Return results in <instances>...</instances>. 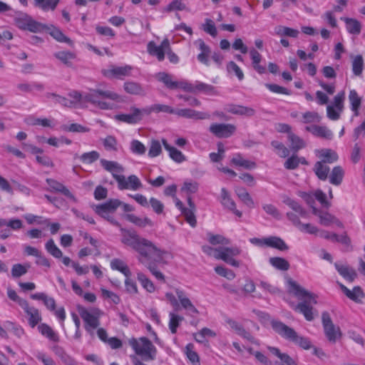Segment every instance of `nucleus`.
<instances>
[{"label": "nucleus", "instance_id": "1", "mask_svg": "<svg viewBox=\"0 0 365 365\" xmlns=\"http://www.w3.org/2000/svg\"><path fill=\"white\" fill-rule=\"evenodd\" d=\"M110 223L120 227L121 242L138 253L139 262L143 264L158 280L165 282V276L158 269V267L167 264L165 257L168 252L158 248L151 241L140 237L136 231L123 228L115 219Z\"/></svg>", "mask_w": 365, "mask_h": 365}, {"label": "nucleus", "instance_id": "2", "mask_svg": "<svg viewBox=\"0 0 365 365\" xmlns=\"http://www.w3.org/2000/svg\"><path fill=\"white\" fill-rule=\"evenodd\" d=\"M72 103V107H76L83 102L91 103L92 105L101 110H113L115 108L113 103L107 101L110 100L116 103L123 102V98L118 93L111 90H103L100 88L90 89V91L83 96L77 91H73L68 93Z\"/></svg>", "mask_w": 365, "mask_h": 365}, {"label": "nucleus", "instance_id": "3", "mask_svg": "<svg viewBox=\"0 0 365 365\" xmlns=\"http://www.w3.org/2000/svg\"><path fill=\"white\" fill-rule=\"evenodd\" d=\"M78 312L84 322V329L91 338L95 337V330L97 329V336L103 342L108 340L107 331L103 328H99L100 318L103 312L98 308L87 309L83 306L77 307Z\"/></svg>", "mask_w": 365, "mask_h": 365}, {"label": "nucleus", "instance_id": "4", "mask_svg": "<svg viewBox=\"0 0 365 365\" xmlns=\"http://www.w3.org/2000/svg\"><path fill=\"white\" fill-rule=\"evenodd\" d=\"M290 291L302 302H299L295 307V310L302 314L307 321H312L314 318L313 304H317L316 295L302 287L295 281L288 280Z\"/></svg>", "mask_w": 365, "mask_h": 365}, {"label": "nucleus", "instance_id": "5", "mask_svg": "<svg viewBox=\"0 0 365 365\" xmlns=\"http://www.w3.org/2000/svg\"><path fill=\"white\" fill-rule=\"evenodd\" d=\"M270 324L274 331L284 339L304 349H311L312 343L308 338L299 335L293 328L282 322L272 319L270 321Z\"/></svg>", "mask_w": 365, "mask_h": 365}, {"label": "nucleus", "instance_id": "6", "mask_svg": "<svg viewBox=\"0 0 365 365\" xmlns=\"http://www.w3.org/2000/svg\"><path fill=\"white\" fill-rule=\"evenodd\" d=\"M128 344L135 351V356H141L143 360L149 361L155 359L157 349L147 337L131 338L128 340Z\"/></svg>", "mask_w": 365, "mask_h": 365}, {"label": "nucleus", "instance_id": "7", "mask_svg": "<svg viewBox=\"0 0 365 365\" xmlns=\"http://www.w3.org/2000/svg\"><path fill=\"white\" fill-rule=\"evenodd\" d=\"M14 25L21 31L31 33H42L48 29L47 25L41 24L26 13H16L14 17Z\"/></svg>", "mask_w": 365, "mask_h": 365}, {"label": "nucleus", "instance_id": "8", "mask_svg": "<svg viewBox=\"0 0 365 365\" xmlns=\"http://www.w3.org/2000/svg\"><path fill=\"white\" fill-rule=\"evenodd\" d=\"M156 78L169 89H182L184 91L195 93V84L187 81H173L172 76L165 72L158 73Z\"/></svg>", "mask_w": 365, "mask_h": 365}, {"label": "nucleus", "instance_id": "9", "mask_svg": "<svg viewBox=\"0 0 365 365\" xmlns=\"http://www.w3.org/2000/svg\"><path fill=\"white\" fill-rule=\"evenodd\" d=\"M241 252V249L237 246L221 247L218 252H217L215 259H221L232 267H239L240 263L234 257L240 255Z\"/></svg>", "mask_w": 365, "mask_h": 365}, {"label": "nucleus", "instance_id": "10", "mask_svg": "<svg viewBox=\"0 0 365 365\" xmlns=\"http://www.w3.org/2000/svg\"><path fill=\"white\" fill-rule=\"evenodd\" d=\"M130 113L117 114L114 116V118L118 121L128 124H136L143 119L145 113H148V110L140 109L135 106L130 107Z\"/></svg>", "mask_w": 365, "mask_h": 365}, {"label": "nucleus", "instance_id": "11", "mask_svg": "<svg viewBox=\"0 0 365 365\" xmlns=\"http://www.w3.org/2000/svg\"><path fill=\"white\" fill-rule=\"evenodd\" d=\"M115 180L118 183V188L120 190H138L143 187L141 181L135 175H131L128 178L123 175H120V176H115Z\"/></svg>", "mask_w": 365, "mask_h": 365}, {"label": "nucleus", "instance_id": "12", "mask_svg": "<svg viewBox=\"0 0 365 365\" xmlns=\"http://www.w3.org/2000/svg\"><path fill=\"white\" fill-rule=\"evenodd\" d=\"M210 131L219 138L230 137L236 130V126L230 123H213Z\"/></svg>", "mask_w": 365, "mask_h": 365}, {"label": "nucleus", "instance_id": "13", "mask_svg": "<svg viewBox=\"0 0 365 365\" xmlns=\"http://www.w3.org/2000/svg\"><path fill=\"white\" fill-rule=\"evenodd\" d=\"M175 294L182 308L185 310L187 315L195 317L199 314L198 309L195 307L183 290L176 289Z\"/></svg>", "mask_w": 365, "mask_h": 365}, {"label": "nucleus", "instance_id": "14", "mask_svg": "<svg viewBox=\"0 0 365 365\" xmlns=\"http://www.w3.org/2000/svg\"><path fill=\"white\" fill-rule=\"evenodd\" d=\"M21 308L26 314L28 324L31 328H34L42 320L38 309L31 307L28 302H21Z\"/></svg>", "mask_w": 365, "mask_h": 365}, {"label": "nucleus", "instance_id": "15", "mask_svg": "<svg viewBox=\"0 0 365 365\" xmlns=\"http://www.w3.org/2000/svg\"><path fill=\"white\" fill-rule=\"evenodd\" d=\"M170 42L168 39H164L160 46H157L153 41L148 43V53L154 56H156L159 61H162L165 58V53L169 48Z\"/></svg>", "mask_w": 365, "mask_h": 365}, {"label": "nucleus", "instance_id": "16", "mask_svg": "<svg viewBox=\"0 0 365 365\" xmlns=\"http://www.w3.org/2000/svg\"><path fill=\"white\" fill-rule=\"evenodd\" d=\"M313 214L319 219V223L325 227H329L332 224H335L339 227H343V223L335 216L327 212L321 211L316 207H313Z\"/></svg>", "mask_w": 365, "mask_h": 365}, {"label": "nucleus", "instance_id": "17", "mask_svg": "<svg viewBox=\"0 0 365 365\" xmlns=\"http://www.w3.org/2000/svg\"><path fill=\"white\" fill-rule=\"evenodd\" d=\"M342 292L351 300L356 303H361V300L364 298L365 294L363 289L359 286H356L352 290L348 289L345 285L341 282H337Z\"/></svg>", "mask_w": 365, "mask_h": 365}, {"label": "nucleus", "instance_id": "18", "mask_svg": "<svg viewBox=\"0 0 365 365\" xmlns=\"http://www.w3.org/2000/svg\"><path fill=\"white\" fill-rule=\"evenodd\" d=\"M133 67L129 65L124 66H113L110 69L103 71L105 76L108 78L115 77L122 79L124 77L130 76Z\"/></svg>", "mask_w": 365, "mask_h": 365}, {"label": "nucleus", "instance_id": "19", "mask_svg": "<svg viewBox=\"0 0 365 365\" xmlns=\"http://www.w3.org/2000/svg\"><path fill=\"white\" fill-rule=\"evenodd\" d=\"M46 182L50 187V191L62 193L63 195L71 200L73 202H77V199L76 198V197L61 182L51 178H47L46 180Z\"/></svg>", "mask_w": 365, "mask_h": 365}, {"label": "nucleus", "instance_id": "20", "mask_svg": "<svg viewBox=\"0 0 365 365\" xmlns=\"http://www.w3.org/2000/svg\"><path fill=\"white\" fill-rule=\"evenodd\" d=\"M194 44L198 47V48L200 51V53L197 56V60L200 63L205 64V66H209L210 65L209 58L211 55L210 47L209 46H207L205 43V41L201 38L196 40L194 42Z\"/></svg>", "mask_w": 365, "mask_h": 365}, {"label": "nucleus", "instance_id": "21", "mask_svg": "<svg viewBox=\"0 0 365 365\" xmlns=\"http://www.w3.org/2000/svg\"><path fill=\"white\" fill-rule=\"evenodd\" d=\"M175 114L180 117L196 120L209 119L210 118V115L207 113L200 112L190 108L175 110Z\"/></svg>", "mask_w": 365, "mask_h": 365}, {"label": "nucleus", "instance_id": "22", "mask_svg": "<svg viewBox=\"0 0 365 365\" xmlns=\"http://www.w3.org/2000/svg\"><path fill=\"white\" fill-rule=\"evenodd\" d=\"M220 202L225 208L230 210L237 217H242V212L238 210L236 208V204H235V201L232 199L228 191L224 187L221 189Z\"/></svg>", "mask_w": 365, "mask_h": 365}, {"label": "nucleus", "instance_id": "23", "mask_svg": "<svg viewBox=\"0 0 365 365\" xmlns=\"http://www.w3.org/2000/svg\"><path fill=\"white\" fill-rule=\"evenodd\" d=\"M334 267L339 274L346 281L349 282H352L355 280V279L357 277V273L356 270L347 265V264H342L338 262H336L334 264Z\"/></svg>", "mask_w": 365, "mask_h": 365}, {"label": "nucleus", "instance_id": "24", "mask_svg": "<svg viewBox=\"0 0 365 365\" xmlns=\"http://www.w3.org/2000/svg\"><path fill=\"white\" fill-rule=\"evenodd\" d=\"M123 90L128 94L133 96H144L146 91L143 86L138 82L127 81L123 83Z\"/></svg>", "mask_w": 365, "mask_h": 365}, {"label": "nucleus", "instance_id": "25", "mask_svg": "<svg viewBox=\"0 0 365 365\" xmlns=\"http://www.w3.org/2000/svg\"><path fill=\"white\" fill-rule=\"evenodd\" d=\"M121 204L122 202L118 199H110L103 204L96 205L94 210L97 214H103L105 212L113 213Z\"/></svg>", "mask_w": 365, "mask_h": 365}, {"label": "nucleus", "instance_id": "26", "mask_svg": "<svg viewBox=\"0 0 365 365\" xmlns=\"http://www.w3.org/2000/svg\"><path fill=\"white\" fill-rule=\"evenodd\" d=\"M226 110L234 115L252 117L255 115V110L251 107H247L241 105L230 104L226 108Z\"/></svg>", "mask_w": 365, "mask_h": 365}, {"label": "nucleus", "instance_id": "27", "mask_svg": "<svg viewBox=\"0 0 365 365\" xmlns=\"http://www.w3.org/2000/svg\"><path fill=\"white\" fill-rule=\"evenodd\" d=\"M306 130L310 132L316 137L331 140L333 137L332 132L326 126L312 125L306 127Z\"/></svg>", "mask_w": 365, "mask_h": 365}, {"label": "nucleus", "instance_id": "28", "mask_svg": "<svg viewBox=\"0 0 365 365\" xmlns=\"http://www.w3.org/2000/svg\"><path fill=\"white\" fill-rule=\"evenodd\" d=\"M100 163L106 170L110 172L112 174V176L114 179L115 176H120V175L118 173L124 172V168L118 162L101 159Z\"/></svg>", "mask_w": 365, "mask_h": 365}, {"label": "nucleus", "instance_id": "29", "mask_svg": "<svg viewBox=\"0 0 365 365\" xmlns=\"http://www.w3.org/2000/svg\"><path fill=\"white\" fill-rule=\"evenodd\" d=\"M165 149L168 151L170 158L175 163H181L186 160V157L182 154L181 151L178 150L176 148L169 145L166 140L163 139L162 140Z\"/></svg>", "mask_w": 365, "mask_h": 365}, {"label": "nucleus", "instance_id": "30", "mask_svg": "<svg viewBox=\"0 0 365 365\" xmlns=\"http://www.w3.org/2000/svg\"><path fill=\"white\" fill-rule=\"evenodd\" d=\"M267 349L270 353L277 356L284 363L279 364L278 362H276L275 365H297L292 358L285 353H282L278 348L269 346H267Z\"/></svg>", "mask_w": 365, "mask_h": 365}, {"label": "nucleus", "instance_id": "31", "mask_svg": "<svg viewBox=\"0 0 365 365\" xmlns=\"http://www.w3.org/2000/svg\"><path fill=\"white\" fill-rule=\"evenodd\" d=\"M231 163L237 167H242L247 170H252L257 167L254 161L245 159L241 154H235L231 160Z\"/></svg>", "mask_w": 365, "mask_h": 365}, {"label": "nucleus", "instance_id": "32", "mask_svg": "<svg viewBox=\"0 0 365 365\" xmlns=\"http://www.w3.org/2000/svg\"><path fill=\"white\" fill-rule=\"evenodd\" d=\"M31 298L34 300H41L50 311H55L56 301L53 297H48L43 292L32 294Z\"/></svg>", "mask_w": 365, "mask_h": 365}, {"label": "nucleus", "instance_id": "33", "mask_svg": "<svg viewBox=\"0 0 365 365\" xmlns=\"http://www.w3.org/2000/svg\"><path fill=\"white\" fill-rule=\"evenodd\" d=\"M341 19L344 21L346 30L349 34L354 35H359L360 34L361 24L358 20L348 17H342Z\"/></svg>", "mask_w": 365, "mask_h": 365}, {"label": "nucleus", "instance_id": "34", "mask_svg": "<svg viewBox=\"0 0 365 365\" xmlns=\"http://www.w3.org/2000/svg\"><path fill=\"white\" fill-rule=\"evenodd\" d=\"M264 243L268 247L276 248L280 251H286L289 249L284 240L278 237L264 238Z\"/></svg>", "mask_w": 365, "mask_h": 365}, {"label": "nucleus", "instance_id": "35", "mask_svg": "<svg viewBox=\"0 0 365 365\" xmlns=\"http://www.w3.org/2000/svg\"><path fill=\"white\" fill-rule=\"evenodd\" d=\"M54 56L68 67L72 66V61L76 58L74 52L69 51H61L56 52Z\"/></svg>", "mask_w": 365, "mask_h": 365}, {"label": "nucleus", "instance_id": "36", "mask_svg": "<svg viewBox=\"0 0 365 365\" xmlns=\"http://www.w3.org/2000/svg\"><path fill=\"white\" fill-rule=\"evenodd\" d=\"M329 167L323 161H317L314 166V172L321 180H326L329 173Z\"/></svg>", "mask_w": 365, "mask_h": 365}, {"label": "nucleus", "instance_id": "37", "mask_svg": "<svg viewBox=\"0 0 365 365\" xmlns=\"http://www.w3.org/2000/svg\"><path fill=\"white\" fill-rule=\"evenodd\" d=\"M47 28L43 31L48 32L56 41L68 43H71V39L66 36L59 29L53 25L47 26Z\"/></svg>", "mask_w": 365, "mask_h": 365}, {"label": "nucleus", "instance_id": "38", "mask_svg": "<svg viewBox=\"0 0 365 365\" xmlns=\"http://www.w3.org/2000/svg\"><path fill=\"white\" fill-rule=\"evenodd\" d=\"M110 267L113 270L120 272L125 277H131V272L128 265L122 259L115 258L110 262Z\"/></svg>", "mask_w": 365, "mask_h": 365}, {"label": "nucleus", "instance_id": "39", "mask_svg": "<svg viewBox=\"0 0 365 365\" xmlns=\"http://www.w3.org/2000/svg\"><path fill=\"white\" fill-rule=\"evenodd\" d=\"M344 176V170L338 165L335 166L329 175V182L334 185L338 186L342 182Z\"/></svg>", "mask_w": 365, "mask_h": 365}, {"label": "nucleus", "instance_id": "40", "mask_svg": "<svg viewBox=\"0 0 365 365\" xmlns=\"http://www.w3.org/2000/svg\"><path fill=\"white\" fill-rule=\"evenodd\" d=\"M125 217L128 221L140 227H152L153 225V222L148 217L141 218L133 214H127Z\"/></svg>", "mask_w": 365, "mask_h": 365}, {"label": "nucleus", "instance_id": "41", "mask_svg": "<svg viewBox=\"0 0 365 365\" xmlns=\"http://www.w3.org/2000/svg\"><path fill=\"white\" fill-rule=\"evenodd\" d=\"M197 92H202L205 94L211 96L218 94L217 90L214 86L200 81H196L195 83V93Z\"/></svg>", "mask_w": 365, "mask_h": 365}, {"label": "nucleus", "instance_id": "42", "mask_svg": "<svg viewBox=\"0 0 365 365\" xmlns=\"http://www.w3.org/2000/svg\"><path fill=\"white\" fill-rule=\"evenodd\" d=\"M283 202L297 214H299V216L302 217H307V211L297 201L291 199L290 197H286L283 200Z\"/></svg>", "mask_w": 365, "mask_h": 365}, {"label": "nucleus", "instance_id": "43", "mask_svg": "<svg viewBox=\"0 0 365 365\" xmlns=\"http://www.w3.org/2000/svg\"><path fill=\"white\" fill-rule=\"evenodd\" d=\"M283 202L297 214H299V216L302 217H307V211L297 201L291 199L290 197H286L283 200Z\"/></svg>", "mask_w": 365, "mask_h": 365}, {"label": "nucleus", "instance_id": "44", "mask_svg": "<svg viewBox=\"0 0 365 365\" xmlns=\"http://www.w3.org/2000/svg\"><path fill=\"white\" fill-rule=\"evenodd\" d=\"M137 279L142 287L148 292L153 293L155 290V287L153 282L143 272L137 273Z\"/></svg>", "mask_w": 365, "mask_h": 365}, {"label": "nucleus", "instance_id": "45", "mask_svg": "<svg viewBox=\"0 0 365 365\" xmlns=\"http://www.w3.org/2000/svg\"><path fill=\"white\" fill-rule=\"evenodd\" d=\"M288 139L290 142V148L294 152H297L299 150L305 147V142L294 133H289Z\"/></svg>", "mask_w": 365, "mask_h": 365}, {"label": "nucleus", "instance_id": "46", "mask_svg": "<svg viewBox=\"0 0 365 365\" xmlns=\"http://www.w3.org/2000/svg\"><path fill=\"white\" fill-rule=\"evenodd\" d=\"M11 227L14 231H16L22 228L23 222L19 219L12 218L10 220H6L0 218V227Z\"/></svg>", "mask_w": 365, "mask_h": 365}, {"label": "nucleus", "instance_id": "47", "mask_svg": "<svg viewBox=\"0 0 365 365\" xmlns=\"http://www.w3.org/2000/svg\"><path fill=\"white\" fill-rule=\"evenodd\" d=\"M75 158H79L80 160L85 164H91L99 159L100 154L96 150L84 153L81 155H75Z\"/></svg>", "mask_w": 365, "mask_h": 365}, {"label": "nucleus", "instance_id": "48", "mask_svg": "<svg viewBox=\"0 0 365 365\" xmlns=\"http://www.w3.org/2000/svg\"><path fill=\"white\" fill-rule=\"evenodd\" d=\"M145 110H148V113H145V115H150L152 112H163L170 114H175V110L172 107L163 105V104H154L150 107L144 108Z\"/></svg>", "mask_w": 365, "mask_h": 365}, {"label": "nucleus", "instance_id": "49", "mask_svg": "<svg viewBox=\"0 0 365 365\" xmlns=\"http://www.w3.org/2000/svg\"><path fill=\"white\" fill-rule=\"evenodd\" d=\"M270 264L277 269L287 271L289 269V263L284 258L274 257L269 258Z\"/></svg>", "mask_w": 365, "mask_h": 365}, {"label": "nucleus", "instance_id": "50", "mask_svg": "<svg viewBox=\"0 0 365 365\" xmlns=\"http://www.w3.org/2000/svg\"><path fill=\"white\" fill-rule=\"evenodd\" d=\"M38 331L43 336L48 338L53 341H58V337L57 334L53 331L51 327L46 324H41L38 326Z\"/></svg>", "mask_w": 365, "mask_h": 365}, {"label": "nucleus", "instance_id": "51", "mask_svg": "<svg viewBox=\"0 0 365 365\" xmlns=\"http://www.w3.org/2000/svg\"><path fill=\"white\" fill-rule=\"evenodd\" d=\"M326 336L331 342H336L337 338L341 335L340 329L336 327L334 324L324 328Z\"/></svg>", "mask_w": 365, "mask_h": 365}, {"label": "nucleus", "instance_id": "52", "mask_svg": "<svg viewBox=\"0 0 365 365\" xmlns=\"http://www.w3.org/2000/svg\"><path fill=\"white\" fill-rule=\"evenodd\" d=\"M275 34L278 36H287L289 37L297 38L299 34V31L289 27L278 26L274 29Z\"/></svg>", "mask_w": 365, "mask_h": 365}, {"label": "nucleus", "instance_id": "53", "mask_svg": "<svg viewBox=\"0 0 365 365\" xmlns=\"http://www.w3.org/2000/svg\"><path fill=\"white\" fill-rule=\"evenodd\" d=\"M236 193L238 197L249 207L254 206V201L251 197L249 192L244 187H238L236 190Z\"/></svg>", "mask_w": 365, "mask_h": 365}, {"label": "nucleus", "instance_id": "54", "mask_svg": "<svg viewBox=\"0 0 365 365\" xmlns=\"http://www.w3.org/2000/svg\"><path fill=\"white\" fill-rule=\"evenodd\" d=\"M29 268H30L29 264H15L11 268V275L14 278H19L26 274Z\"/></svg>", "mask_w": 365, "mask_h": 365}, {"label": "nucleus", "instance_id": "55", "mask_svg": "<svg viewBox=\"0 0 365 365\" xmlns=\"http://www.w3.org/2000/svg\"><path fill=\"white\" fill-rule=\"evenodd\" d=\"M169 329L172 334L177 332V329L180 325V323L184 319L183 317L175 314V313L170 312L169 314Z\"/></svg>", "mask_w": 365, "mask_h": 365}, {"label": "nucleus", "instance_id": "56", "mask_svg": "<svg viewBox=\"0 0 365 365\" xmlns=\"http://www.w3.org/2000/svg\"><path fill=\"white\" fill-rule=\"evenodd\" d=\"M320 156L322 158V161L326 163H333L338 160L336 153L330 149L322 150Z\"/></svg>", "mask_w": 365, "mask_h": 365}, {"label": "nucleus", "instance_id": "57", "mask_svg": "<svg viewBox=\"0 0 365 365\" xmlns=\"http://www.w3.org/2000/svg\"><path fill=\"white\" fill-rule=\"evenodd\" d=\"M201 28L205 33L210 34L214 38L217 35V30L215 23L210 19H205V23L202 24Z\"/></svg>", "mask_w": 365, "mask_h": 365}, {"label": "nucleus", "instance_id": "58", "mask_svg": "<svg viewBox=\"0 0 365 365\" xmlns=\"http://www.w3.org/2000/svg\"><path fill=\"white\" fill-rule=\"evenodd\" d=\"M349 99L351 103V110L358 114V110L361 106V98L355 90H351L349 93Z\"/></svg>", "mask_w": 365, "mask_h": 365}, {"label": "nucleus", "instance_id": "59", "mask_svg": "<svg viewBox=\"0 0 365 365\" xmlns=\"http://www.w3.org/2000/svg\"><path fill=\"white\" fill-rule=\"evenodd\" d=\"M185 354L188 359L193 365L200 364V358L198 354L194 350V346L192 344H188L185 347Z\"/></svg>", "mask_w": 365, "mask_h": 365}, {"label": "nucleus", "instance_id": "60", "mask_svg": "<svg viewBox=\"0 0 365 365\" xmlns=\"http://www.w3.org/2000/svg\"><path fill=\"white\" fill-rule=\"evenodd\" d=\"M60 0H35L36 5L44 11L54 10Z\"/></svg>", "mask_w": 365, "mask_h": 365}, {"label": "nucleus", "instance_id": "61", "mask_svg": "<svg viewBox=\"0 0 365 365\" xmlns=\"http://www.w3.org/2000/svg\"><path fill=\"white\" fill-rule=\"evenodd\" d=\"M187 10L182 0H173L165 9V12Z\"/></svg>", "mask_w": 365, "mask_h": 365}, {"label": "nucleus", "instance_id": "62", "mask_svg": "<svg viewBox=\"0 0 365 365\" xmlns=\"http://www.w3.org/2000/svg\"><path fill=\"white\" fill-rule=\"evenodd\" d=\"M207 236H208L209 242L212 245H227L230 243V241L229 239H227L220 235H212L211 233H209L207 235Z\"/></svg>", "mask_w": 365, "mask_h": 365}, {"label": "nucleus", "instance_id": "63", "mask_svg": "<svg viewBox=\"0 0 365 365\" xmlns=\"http://www.w3.org/2000/svg\"><path fill=\"white\" fill-rule=\"evenodd\" d=\"M103 145L106 150L117 151L118 141L113 135H108L103 140Z\"/></svg>", "mask_w": 365, "mask_h": 365}, {"label": "nucleus", "instance_id": "64", "mask_svg": "<svg viewBox=\"0 0 365 365\" xmlns=\"http://www.w3.org/2000/svg\"><path fill=\"white\" fill-rule=\"evenodd\" d=\"M46 250L48 253H50L53 257L56 258L62 257L63 253L61 250L56 245L54 241L51 239L46 243Z\"/></svg>", "mask_w": 365, "mask_h": 365}]
</instances>
